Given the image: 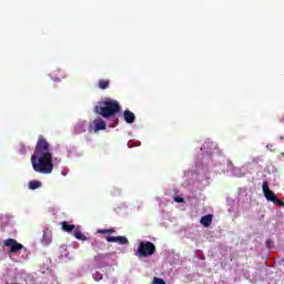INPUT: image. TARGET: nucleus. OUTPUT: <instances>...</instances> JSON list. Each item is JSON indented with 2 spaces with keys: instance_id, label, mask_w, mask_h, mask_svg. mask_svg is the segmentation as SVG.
<instances>
[{
  "instance_id": "obj_15",
  "label": "nucleus",
  "mask_w": 284,
  "mask_h": 284,
  "mask_svg": "<svg viewBox=\"0 0 284 284\" xmlns=\"http://www.w3.org/2000/svg\"><path fill=\"white\" fill-rule=\"evenodd\" d=\"M174 201H175V203H185V200L183 197H180V196H175Z\"/></svg>"
},
{
  "instance_id": "obj_13",
  "label": "nucleus",
  "mask_w": 284,
  "mask_h": 284,
  "mask_svg": "<svg viewBox=\"0 0 284 284\" xmlns=\"http://www.w3.org/2000/svg\"><path fill=\"white\" fill-rule=\"evenodd\" d=\"M41 187L40 181H31L29 182V190H39Z\"/></svg>"
},
{
  "instance_id": "obj_4",
  "label": "nucleus",
  "mask_w": 284,
  "mask_h": 284,
  "mask_svg": "<svg viewBox=\"0 0 284 284\" xmlns=\"http://www.w3.org/2000/svg\"><path fill=\"white\" fill-rule=\"evenodd\" d=\"M156 254V246L154 243L146 241V242H140V245L138 247V256H154Z\"/></svg>"
},
{
  "instance_id": "obj_8",
  "label": "nucleus",
  "mask_w": 284,
  "mask_h": 284,
  "mask_svg": "<svg viewBox=\"0 0 284 284\" xmlns=\"http://www.w3.org/2000/svg\"><path fill=\"white\" fill-rule=\"evenodd\" d=\"M125 123H134L136 121V115H134V112L130 110H125L123 113Z\"/></svg>"
},
{
  "instance_id": "obj_10",
  "label": "nucleus",
  "mask_w": 284,
  "mask_h": 284,
  "mask_svg": "<svg viewBox=\"0 0 284 284\" xmlns=\"http://www.w3.org/2000/svg\"><path fill=\"white\" fill-rule=\"evenodd\" d=\"M74 130H75L77 134H83V132H85L88 130V122L87 121L78 122L75 124Z\"/></svg>"
},
{
  "instance_id": "obj_11",
  "label": "nucleus",
  "mask_w": 284,
  "mask_h": 284,
  "mask_svg": "<svg viewBox=\"0 0 284 284\" xmlns=\"http://www.w3.org/2000/svg\"><path fill=\"white\" fill-rule=\"evenodd\" d=\"M63 232H72L74 230V224H69L67 221L61 223Z\"/></svg>"
},
{
  "instance_id": "obj_3",
  "label": "nucleus",
  "mask_w": 284,
  "mask_h": 284,
  "mask_svg": "<svg viewBox=\"0 0 284 284\" xmlns=\"http://www.w3.org/2000/svg\"><path fill=\"white\" fill-rule=\"evenodd\" d=\"M262 192H263L266 201L274 203V205H280V207H284L283 200L278 199V195H276V193H274L272 190H270V185L267 184V181H264L262 183Z\"/></svg>"
},
{
  "instance_id": "obj_5",
  "label": "nucleus",
  "mask_w": 284,
  "mask_h": 284,
  "mask_svg": "<svg viewBox=\"0 0 284 284\" xmlns=\"http://www.w3.org/2000/svg\"><path fill=\"white\" fill-rule=\"evenodd\" d=\"M4 247H10V254H17V252H21L23 246L21 243L17 242L14 239H8L3 242Z\"/></svg>"
},
{
  "instance_id": "obj_14",
  "label": "nucleus",
  "mask_w": 284,
  "mask_h": 284,
  "mask_svg": "<svg viewBox=\"0 0 284 284\" xmlns=\"http://www.w3.org/2000/svg\"><path fill=\"white\" fill-rule=\"evenodd\" d=\"M73 236L75 239H78V241H88V237L85 235H83V233L81 231H75L73 233Z\"/></svg>"
},
{
  "instance_id": "obj_7",
  "label": "nucleus",
  "mask_w": 284,
  "mask_h": 284,
  "mask_svg": "<svg viewBox=\"0 0 284 284\" xmlns=\"http://www.w3.org/2000/svg\"><path fill=\"white\" fill-rule=\"evenodd\" d=\"M93 125H94V132H99L101 130H105V121H103V119L101 118H97L95 120H93Z\"/></svg>"
},
{
  "instance_id": "obj_19",
  "label": "nucleus",
  "mask_w": 284,
  "mask_h": 284,
  "mask_svg": "<svg viewBox=\"0 0 284 284\" xmlns=\"http://www.w3.org/2000/svg\"><path fill=\"white\" fill-rule=\"evenodd\" d=\"M0 221H3V214H0Z\"/></svg>"
},
{
  "instance_id": "obj_12",
  "label": "nucleus",
  "mask_w": 284,
  "mask_h": 284,
  "mask_svg": "<svg viewBox=\"0 0 284 284\" xmlns=\"http://www.w3.org/2000/svg\"><path fill=\"white\" fill-rule=\"evenodd\" d=\"M98 87L100 90H108L110 88V81L109 80H99Z\"/></svg>"
},
{
  "instance_id": "obj_6",
  "label": "nucleus",
  "mask_w": 284,
  "mask_h": 284,
  "mask_svg": "<svg viewBox=\"0 0 284 284\" xmlns=\"http://www.w3.org/2000/svg\"><path fill=\"white\" fill-rule=\"evenodd\" d=\"M108 243H119V245H128L130 242L125 236H106Z\"/></svg>"
},
{
  "instance_id": "obj_9",
  "label": "nucleus",
  "mask_w": 284,
  "mask_h": 284,
  "mask_svg": "<svg viewBox=\"0 0 284 284\" xmlns=\"http://www.w3.org/2000/svg\"><path fill=\"white\" fill-rule=\"evenodd\" d=\"M213 219H214V215H212V214L204 215V216L201 217L200 223L204 227H210L212 225Z\"/></svg>"
},
{
  "instance_id": "obj_16",
  "label": "nucleus",
  "mask_w": 284,
  "mask_h": 284,
  "mask_svg": "<svg viewBox=\"0 0 284 284\" xmlns=\"http://www.w3.org/2000/svg\"><path fill=\"white\" fill-rule=\"evenodd\" d=\"M97 234H108V229H104V230L99 229V230L97 231Z\"/></svg>"
},
{
  "instance_id": "obj_1",
  "label": "nucleus",
  "mask_w": 284,
  "mask_h": 284,
  "mask_svg": "<svg viewBox=\"0 0 284 284\" xmlns=\"http://www.w3.org/2000/svg\"><path fill=\"white\" fill-rule=\"evenodd\" d=\"M31 165L34 172H39L40 174H52V170H54L50 142L43 135L38 138L34 152L31 155Z\"/></svg>"
},
{
  "instance_id": "obj_17",
  "label": "nucleus",
  "mask_w": 284,
  "mask_h": 284,
  "mask_svg": "<svg viewBox=\"0 0 284 284\" xmlns=\"http://www.w3.org/2000/svg\"><path fill=\"white\" fill-rule=\"evenodd\" d=\"M103 258H105V255L99 254V255H97V256L94 257V261H101V260H103Z\"/></svg>"
},
{
  "instance_id": "obj_2",
  "label": "nucleus",
  "mask_w": 284,
  "mask_h": 284,
  "mask_svg": "<svg viewBox=\"0 0 284 284\" xmlns=\"http://www.w3.org/2000/svg\"><path fill=\"white\" fill-rule=\"evenodd\" d=\"M94 112L103 116V119H110L121 112V104L116 100L105 99L94 106Z\"/></svg>"
},
{
  "instance_id": "obj_18",
  "label": "nucleus",
  "mask_w": 284,
  "mask_h": 284,
  "mask_svg": "<svg viewBox=\"0 0 284 284\" xmlns=\"http://www.w3.org/2000/svg\"><path fill=\"white\" fill-rule=\"evenodd\" d=\"M108 230V234H114V232H116V230L114 229H106Z\"/></svg>"
}]
</instances>
